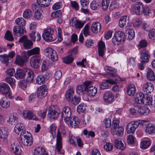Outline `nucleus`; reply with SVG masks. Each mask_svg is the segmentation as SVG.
I'll list each match as a JSON object with an SVG mask.
<instances>
[{
	"mask_svg": "<svg viewBox=\"0 0 155 155\" xmlns=\"http://www.w3.org/2000/svg\"><path fill=\"white\" fill-rule=\"evenodd\" d=\"M18 118L16 114H11L10 115L8 121L10 124L14 125L18 122Z\"/></svg>",
	"mask_w": 155,
	"mask_h": 155,
	"instance_id": "obj_38",
	"label": "nucleus"
},
{
	"mask_svg": "<svg viewBox=\"0 0 155 155\" xmlns=\"http://www.w3.org/2000/svg\"><path fill=\"white\" fill-rule=\"evenodd\" d=\"M56 106L53 105L49 107L48 116L50 118L54 119L58 117L59 113L56 110Z\"/></svg>",
	"mask_w": 155,
	"mask_h": 155,
	"instance_id": "obj_6",
	"label": "nucleus"
},
{
	"mask_svg": "<svg viewBox=\"0 0 155 155\" xmlns=\"http://www.w3.org/2000/svg\"><path fill=\"white\" fill-rule=\"evenodd\" d=\"M26 56H20L19 55L16 56L15 60V63L17 64L20 66L23 65L26 60Z\"/></svg>",
	"mask_w": 155,
	"mask_h": 155,
	"instance_id": "obj_35",
	"label": "nucleus"
},
{
	"mask_svg": "<svg viewBox=\"0 0 155 155\" xmlns=\"http://www.w3.org/2000/svg\"><path fill=\"white\" fill-rule=\"evenodd\" d=\"M146 103L149 105H151L152 107H155V96L153 97L150 98L148 95L146 101Z\"/></svg>",
	"mask_w": 155,
	"mask_h": 155,
	"instance_id": "obj_45",
	"label": "nucleus"
},
{
	"mask_svg": "<svg viewBox=\"0 0 155 155\" xmlns=\"http://www.w3.org/2000/svg\"><path fill=\"white\" fill-rule=\"evenodd\" d=\"M100 4L98 1L94 0L90 4L91 8L93 10L97 9L99 8Z\"/></svg>",
	"mask_w": 155,
	"mask_h": 155,
	"instance_id": "obj_46",
	"label": "nucleus"
},
{
	"mask_svg": "<svg viewBox=\"0 0 155 155\" xmlns=\"http://www.w3.org/2000/svg\"><path fill=\"white\" fill-rule=\"evenodd\" d=\"M56 148L58 152H60L62 148V140L61 136H57Z\"/></svg>",
	"mask_w": 155,
	"mask_h": 155,
	"instance_id": "obj_31",
	"label": "nucleus"
},
{
	"mask_svg": "<svg viewBox=\"0 0 155 155\" xmlns=\"http://www.w3.org/2000/svg\"><path fill=\"white\" fill-rule=\"evenodd\" d=\"M10 148L15 155H21V150L18 144L14 143L11 145Z\"/></svg>",
	"mask_w": 155,
	"mask_h": 155,
	"instance_id": "obj_20",
	"label": "nucleus"
},
{
	"mask_svg": "<svg viewBox=\"0 0 155 155\" xmlns=\"http://www.w3.org/2000/svg\"><path fill=\"white\" fill-rule=\"evenodd\" d=\"M91 82L90 81V83L87 86L86 90L87 95L91 97L94 96L97 92V89L95 87L91 86Z\"/></svg>",
	"mask_w": 155,
	"mask_h": 155,
	"instance_id": "obj_11",
	"label": "nucleus"
},
{
	"mask_svg": "<svg viewBox=\"0 0 155 155\" xmlns=\"http://www.w3.org/2000/svg\"><path fill=\"white\" fill-rule=\"evenodd\" d=\"M33 43L32 41L29 40H28L23 44V46L25 49H28L31 48L32 47Z\"/></svg>",
	"mask_w": 155,
	"mask_h": 155,
	"instance_id": "obj_50",
	"label": "nucleus"
},
{
	"mask_svg": "<svg viewBox=\"0 0 155 155\" xmlns=\"http://www.w3.org/2000/svg\"><path fill=\"white\" fill-rule=\"evenodd\" d=\"M124 34L122 31H118L116 32L113 37L112 41L115 45H119L124 41Z\"/></svg>",
	"mask_w": 155,
	"mask_h": 155,
	"instance_id": "obj_2",
	"label": "nucleus"
},
{
	"mask_svg": "<svg viewBox=\"0 0 155 155\" xmlns=\"http://www.w3.org/2000/svg\"><path fill=\"white\" fill-rule=\"evenodd\" d=\"M140 57L142 63H147L149 61L150 56L148 51L143 49L140 52Z\"/></svg>",
	"mask_w": 155,
	"mask_h": 155,
	"instance_id": "obj_12",
	"label": "nucleus"
},
{
	"mask_svg": "<svg viewBox=\"0 0 155 155\" xmlns=\"http://www.w3.org/2000/svg\"><path fill=\"white\" fill-rule=\"evenodd\" d=\"M52 0H37L38 4L41 6L44 7L48 6L51 3Z\"/></svg>",
	"mask_w": 155,
	"mask_h": 155,
	"instance_id": "obj_40",
	"label": "nucleus"
},
{
	"mask_svg": "<svg viewBox=\"0 0 155 155\" xmlns=\"http://www.w3.org/2000/svg\"><path fill=\"white\" fill-rule=\"evenodd\" d=\"M74 89L72 87L70 88L66 91L65 97L68 101H70L71 100L74 96Z\"/></svg>",
	"mask_w": 155,
	"mask_h": 155,
	"instance_id": "obj_29",
	"label": "nucleus"
},
{
	"mask_svg": "<svg viewBox=\"0 0 155 155\" xmlns=\"http://www.w3.org/2000/svg\"><path fill=\"white\" fill-rule=\"evenodd\" d=\"M40 48L38 47H35L33 49L28 50L27 52H24V55H26L27 54L28 56H30L34 54H38L40 53Z\"/></svg>",
	"mask_w": 155,
	"mask_h": 155,
	"instance_id": "obj_32",
	"label": "nucleus"
},
{
	"mask_svg": "<svg viewBox=\"0 0 155 155\" xmlns=\"http://www.w3.org/2000/svg\"><path fill=\"white\" fill-rule=\"evenodd\" d=\"M104 70L110 76H113L114 75L112 68L109 66H106L104 68Z\"/></svg>",
	"mask_w": 155,
	"mask_h": 155,
	"instance_id": "obj_60",
	"label": "nucleus"
},
{
	"mask_svg": "<svg viewBox=\"0 0 155 155\" xmlns=\"http://www.w3.org/2000/svg\"><path fill=\"white\" fill-rule=\"evenodd\" d=\"M0 104L3 108H7L10 106V102L6 98H2L0 101Z\"/></svg>",
	"mask_w": 155,
	"mask_h": 155,
	"instance_id": "obj_39",
	"label": "nucleus"
},
{
	"mask_svg": "<svg viewBox=\"0 0 155 155\" xmlns=\"http://www.w3.org/2000/svg\"><path fill=\"white\" fill-rule=\"evenodd\" d=\"M113 145L110 143H107L104 146V149L107 151L111 150L113 149Z\"/></svg>",
	"mask_w": 155,
	"mask_h": 155,
	"instance_id": "obj_64",
	"label": "nucleus"
},
{
	"mask_svg": "<svg viewBox=\"0 0 155 155\" xmlns=\"http://www.w3.org/2000/svg\"><path fill=\"white\" fill-rule=\"evenodd\" d=\"M110 131L113 135L122 136L124 133V128L122 127H118L117 129L116 128H111Z\"/></svg>",
	"mask_w": 155,
	"mask_h": 155,
	"instance_id": "obj_25",
	"label": "nucleus"
},
{
	"mask_svg": "<svg viewBox=\"0 0 155 155\" xmlns=\"http://www.w3.org/2000/svg\"><path fill=\"white\" fill-rule=\"evenodd\" d=\"M101 28V25L98 22L93 23L91 25V29L94 33H96L100 31Z\"/></svg>",
	"mask_w": 155,
	"mask_h": 155,
	"instance_id": "obj_28",
	"label": "nucleus"
},
{
	"mask_svg": "<svg viewBox=\"0 0 155 155\" xmlns=\"http://www.w3.org/2000/svg\"><path fill=\"white\" fill-rule=\"evenodd\" d=\"M71 7L75 11H77L79 9V6L78 3L76 1H71L70 2Z\"/></svg>",
	"mask_w": 155,
	"mask_h": 155,
	"instance_id": "obj_58",
	"label": "nucleus"
},
{
	"mask_svg": "<svg viewBox=\"0 0 155 155\" xmlns=\"http://www.w3.org/2000/svg\"><path fill=\"white\" fill-rule=\"evenodd\" d=\"M111 120L109 118H106L103 122V125L106 128L110 127L111 125Z\"/></svg>",
	"mask_w": 155,
	"mask_h": 155,
	"instance_id": "obj_56",
	"label": "nucleus"
},
{
	"mask_svg": "<svg viewBox=\"0 0 155 155\" xmlns=\"http://www.w3.org/2000/svg\"><path fill=\"white\" fill-rule=\"evenodd\" d=\"M142 12V14H143L145 15H149L151 12V10L148 6L145 5Z\"/></svg>",
	"mask_w": 155,
	"mask_h": 155,
	"instance_id": "obj_62",
	"label": "nucleus"
},
{
	"mask_svg": "<svg viewBox=\"0 0 155 155\" xmlns=\"http://www.w3.org/2000/svg\"><path fill=\"white\" fill-rule=\"evenodd\" d=\"M69 121V122L67 123H68V125L74 128H76L78 127L80 122L77 117L73 116L71 118H70Z\"/></svg>",
	"mask_w": 155,
	"mask_h": 155,
	"instance_id": "obj_17",
	"label": "nucleus"
},
{
	"mask_svg": "<svg viewBox=\"0 0 155 155\" xmlns=\"http://www.w3.org/2000/svg\"><path fill=\"white\" fill-rule=\"evenodd\" d=\"M140 123L139 121H135L129 123L126 127L127 133L129 134L134 133Z\"/></svg>",
	"mask_w": 155,
	"mask_h": 155,
	"instance_id": "obj_5",
	"label": "nucleus"
},
{
	"mask_svg": "<svg viewBox=\"0 0 155 155\" xmlns=\"http://www.w3.org/2000/svg\"><path fill=\"white\" fill-rule=\"evenodd\" d=\"M5 81L7 83H8L10 86L13 87L15 84V79L12 78L7 77L6 78Z\"/></svg>",
	"mask_w": 155,
	"mask_h": 155,
	"instance_id": "obj_52",
	"label": "nucleus"
},
{
	"mask_svg": "<svg viewBox=\"0 0 155 155\" xmlns=\"http://www.w3.org/2000/svg\"><path fill=\"white\" fill-rule=\"evenodd\" d=\"M24 127V126L22 124L20 123L16 124L14 128V132L16 134L19 135Z\"/></svg>",
	"mask_w": 155,
	"mask_h": 155,
	"instance_id": "obj_41",
	"label": "nucleus"
},
{
	"mask_svg": "<svg viewBox=\"0 0 155 155\" xmlns=\"http://www.w3.org/2000/svg\"><path fill=\"white\" fill-rule=\"evenodd\" d=\"M5 38L9 41H12L14 40V38L11 31L9 30L7 31L5 35Z\"/></svg>",
	"mask_w": 155,
	"mask_h": 155,
	"instance_id": "obj_49",
	"label": "nucleus"
},
{
	"mask_svg": "<svg viewBox=\"0 0 155 155\" xmlns=\"http://www.w3.org/2000/svg\"><path fill=\"white\" fill-rule=\"evenodd\" d=\"M71 133L69 130L66 128L62 127L58 130L56 136H71Z\"/></svg>",
	"mask_w": 155,
	"mask_h": 155,
	"instance_id": "obj_22",
	"label": "nucleus"
},
{
	"mask_svg": "<svg viewBox=\"0 0 155 155\" xmlns=\"http://www.w3.org/2000/svg\"><path fill=\"white\" fill-rule=\"evenodd\" d=\"M19 138L21 141L22 144L26 146L31 145L33 142V138L32 136H23L21 137L20 136Z\"/></svg>",
	"mask_w": 155,
	"mask_h": 155,
	"instance_id": "obj_8",
	"label": "nucleus"
},
{
	"mask_svg": "<svg viewBox=\"0 0 155 155\" xmlns=\"http://www.w3.org/2000/svg\"><path fill=\"white\" fill-rule=\"evenodd\" d=\"M47 93V86L45 85H42L38 88L37 94L38 97L41 98L42 97H45Z\"/></svg>",
	"mask_w": 155,
	"mask_h": 155,
	"instance_id": "obj_14",
	"label": "nucleus"
},
{
	"mask_svg": "<svg viewBox=\"0 0 155 155\" xmlns=\"http://www.w3.org/2000/svg\"><path fill=\"white\" fill-rule=\"evenodd\" d=\"M53 31V30L51 28L45 29L42 35V38L47 41H52V34Z\"/></svg>",
	"mask_w": 155,
	"mask_h": 155,
	"instance_id": "obj_3",
	"label": "nucleus"
},
{
	"mask_svg": "<svg viewBox=\"0 0 155 155\" xmlns=\"http://www.w3.org/2000/svg\"><path fill=\"white\" fill-rule=\"evenodd\" d=\"M24 117L26 119L29 120H37V117L34 113L32 112L29 110H25L23 112Z\"/></svg>",
	"mask_w": 155,
	"mask_h": 155,
	"instance_id": "obj_15",
	"label": "nucleus"
},
{
	"mask_svg": "<svg viewBox=\"0 0 155 155\" xmlns=\"http://www.w3.org/2000/svg\"><path fill=\"white\" fill-rule=\"evenodd\" d=\"M136 92V88L135 86L132 84L129 85L127 87V92L130 96H133Z\"/></svg>",
	"mask_w": 155,
	"mask_h": 155,
	"instance_id": "obj_33",
	"label": "nucleus"
},
{
	"mask_svg": "<svg viewBox=\"0 0 155 155\" xmlns=\"http://www.w3.org/2000/svg\"><path fill=\"white\" fill-rule=\"evenodd\" d=\"M32 13L31 10L29 9H27L24 12L23 17L25 18L28 19L31 17Z\"/></svg>",
	"mask_w": 155,
	"mask_h": 155,
	"instance_id": "obj_47",
	"label": "nucleus"
},
{
	"mask_svg": "<svg viewBox=\"0 0 155 155\" xmlns=\"http://www.w3.org/2000/svg\"><path fill=\"white\" fill-rule=\"evenodd\" d=\"M145 131L149 134H152L155 133V126L150 124H147L146 126Z\"/></svg>",
	"mask_w": 155,
	"mask_h": 155,
	"instance_id": "obj_36",
	"label": "nucleus"
},
{
	"mask_svg": "<svg viewBox=\"0 0 155 155\" xmlns=\"http://www.w3.org/2000/svg\"><path fill=\"white\" fill-rule=\"evenodd\" d=\"M25 75H26V81L28 82H31L34 79V74L31 70L26 69Z\"/></svg>",
	"mask_w": 155,
	"mask_h": 155,
	"instance_id": "obj_24",
	"label": "nucleus"
},
{
	"mask_svg": "<svg viewBox=\"0 0 155 155\" xmlns=\"http://www.w3.org/2000/svg\"><path fill=\"white\" fill-rule=\"evenodd\" d=\"M114 98V96L111 92H107L104 95L103 99L105 102L106 103L111 102Z\"/></svg>",
	"mask_w": 155,
	"mask_h": 155,
	"instance_id": "obj_27",
	"label": "nucleus"
},
{
	"mask_svg": "<svg viewBox=\"0 0 155 155\" xmlns=\"http://www.w3.org/2000/svg\"><path fill=\"white\" fill-rule=\"evenodd\" d=\"M139 104L135 106L134 107L131 108L130 109V112L134 115H137L138 114Z\"/></svg>",
	"mask_w": 155,
	"mask_h": 155,
	"instance_id": "obj_61",
	"label": "nucleus"
},
{
	"mask_svg": "<svg viewBox=\"0 0 155 155\" xmlns=\"http://www.w3.org/2000/svg\"><path fill=\"white\" fill-rule=\"evenodd\" d=\"M128 38L129 40L133 39L135 36L134 31L133 29H129L127 32Z\"/></svg>",
	"mask_w": 155,
	"mask_h": 155,
	"instance_id": "obj_59",
	"label": "nucleus"
},
{
	"mask_svg": "<svg viewBox=\"0 0 155 155\" xmlns=\"http://www.w3.org/2000/svg\"><path fill=\"white\" fill-rule=\"evenodd\" d=\"M145 5L141 2H136L134 6V11L135 13L137 15L141 14Z\"/></svg>",
	"mask_w": 155,
	"mask_h": 155,
	"instance_id": "obj_13",
	"label": "nucleus"
},
{
	"mask_svg": "<svg viewBox=\"0 0 155 155\" xmlns=\"http://www.w3.org/2000/svg\"><path fill=\"white\" fill-rule=\"evenodd\" d=\"M36 81L38 84L40 85L45 82V78L43 75H39L36 78Z\"/></svg>",
	"mask_w": 155,
	"mask_h": 155,
	"instance_id": "obj_54",
	"label": "nucleus"
},
{
	"mask_svg": "<svg viewBox=\"0 0 155 155\" xmlns=\"http://www.w3.org/2000/svg\"><path fill=\"white\" fill-rule=\"evenodd\" d=\"M42 11L40 10V8L39 9H38L35 13L34 17V18L36 20H39L41 18L42 14L41 13Z\"/></svg>",
	"mask_w": 155,
	"mask_h": 155,
	"instance_id": "obj_55",
	"label": "nucleus"
},
{
	"mask_svg": "<svg viewBox=\"0 0 155 155\" xmlns=\"http://www.w3.org/2000/svg\"><path fill=\"white\" fill-rule=\"evenodd\" d=\"M14 34L16 36H20L24 34L26 32V31L24 28L15 26L13 29Z\"/></svg>",
	"mask_w": 155,
	"mask_h": 155,
	"instance_id": "obj_18",
	"label": "nucleus"
},
{
	"mask_svg": "<svg viewBox=\"0 0 155 155\" xmlns=\"http://www.w3.org/2000/svg\"><path fill=\"white\" fill-rule=\"evenodd\" d=\"M153 85L151 83H146L143 85V90L147 94L151 93L153 91Z\"/></svg>",
	"mask_w": 155,
	"mask_h": 155,
	"instance_id": "obj_19",
	"label": "nucleus"
},
{
	"mask_svg": "<svg viewBox=\"0 0 155 155\" xmlns=\"http://www.w3.org/2000/svg\"><path fill=\"white\" fill-rule=\"evenodd\" d=\"M86 21H81L78 19L74 27L77 29H81L85 24Z\"/></svg>",
	"mask_w": 155,
	"mask_h": 155,
	"instance_id": "obj_48",
	"label": "nucleus"
},
{
	"mask_svg": "<svg viewBox=\"0 0 155 155\" xmlns=\"http://www.w3.org/2000/svg\"><path fill=\"white\" fill-rule=\"evenodd\" d=\"M151 143V142L150 140H143L141 142L140 147L142 149H147L150 147Z\"/></svg>",
	"mask_w": 155,
	"mask_h": 155,
	"instance_id": "obj_42",
	"label": "nucleus"
},
{
	"mask_svg": "<svg viewBox=\"0 0 155 155\" xmlns=\"http://www.w3.org/2000/svg\"><path fill=\"white\" fill-rule=\"evenodd\" d=\"M146 76L147 79L150 81H154L155 80L154 72L151 69H147Z\"/></svg>",
	"mask_w": 155,
	"mask_h": 155,
	"instance_id": "obj_34",
	"label": "nucleus"
},
{
	"mask_svg": "<svg viewBox=\"0 0 155 155\" xmlns=\"http://www.w3.org/2000/svg\"><path fill=\"white\" fill-rule=\"evenodd\" d=\"M9 60L7 55L4 54L0 55V61L2 63L5 64L6 66H8Z\"/></svg>",
	"mask_w": 155,
	"mask_h": 155,
	"instance_id": "obj_44",
	"label": "nucleus"
},
{
	"mask_svg": "<svg viewBox=\"0 0 155 155\" xmlns=\"http://www.w3.org/2000/svg\"><path fill=\"white\" fill-rule=\"evenodd\" d=\"M89 83H90L89 81H87L85 82L83 84L78 86L76 89L77 93L81 95L84 94L86 90L87 86H88L87 84Z\"/></svg>",
	"mask_w": 155,
	"mask_h": 155,
	"instance_id": "obj_9",
	"label": "nucleus"
},
{
	"mask_svg": "<svg viewBox=\"0 0 155 155\" xmlns=\"http://www.w3.org/2000/svg\"><path fill=\"white\" fill-rule=\"evenodd\" d=\"M128 17L127 16L122 17L119 21V24L120 27L121 28H124L126 24L128 23Z\"/></svg>",
	"mask_w": 155,
	"mask_h": 155,
	"instance_id": "obj_37",
	"label": "nucleus"
},
{
	"mask_svg": "<svg viewBox=\"0 0 155 155\" xmlns=\"http://www.w3.org/2000/svg\"><path fill=\"white\" fill-rule=\"evenodd\" d=\"M44 54L53 61H56L58 56L56 51L51 48H47L45 49Z\"/></svg>",
	"mask_w": 155,
	"mask_h": 155,
	"instance_id": "obj_1",
	"label": "nucleus"
},
{
	"mask_svg": "<svg viewBox=\"0 0 155 155\" xmlns=\"http://www.w3.org/2000/svg\"><path fill=\"white\" fill-rule=\"evenodd\" d=\"M138 114L143 116H146L149 114L150 110L147 107H141L139 104Z\"/></svg>",
	"mask_w": 155,
	"mask_h": 155,
	"instance_id": "obj_26",
	"label": "nucleus"
},
{
	"mask_svg": "<svg viewBox=\"0 0 155 155\" xmlns=\"http://www.w3.org/2000/svg\"><path fill=\"white\" fill-rule=\"evenodd\" d=\"M56 126V124H52L50 127V132L52 136H55Z\"/></svg>",
	"mask_w": 155,
	"mask_h": 155,
	"instance_id": "obj_63",
	"label": "nucleus"
},
{
	"mask_svg": "<svg viewBox=\"0 0 155 155\" xmlns=\"http://www.w3.org/2000/svg\"><path fill=\"white\" fill-rule=\"evenodd\" d=\"M71 115V112L70 108L68 107H64L62 109V117L64 118L66 123H68L70 120Z\"/></svg>",
	"mask_w": 155,
	"mask_h": 155,
	"instance_id": "obj_4",
	"label": "nucleus"
},
{
	"mask_svg": "<svg viewBox=\"0 0 155 155\" xmlns=\"http://www.w3.org/2000/svg\"><path fill=\"white\" fill-rule=\"evenodd\" d=\"M74 58L71 55L67 56L63 59L64 62L66 64L72 63L73 61Z\"/></svg>",
	"mask_w": 155,
	"mask_h": 155,
	"instance_id": "obj_53",
	"label": "nucleus"
},
{
	"mask_svg": "<svg viewBox=\"0 0 155 155\" xmlns=\"http://www.w3.org/2000/svg\"><path fill=\"white\" fill-rule=\"evenodd\" d=\"M15 22L19 27L24 28L26 24L25 20L22 18H18L16 19Z\"/></svg>",
	"mask_w": 155,
	"mask_h": 155,
	"instance_id": "obj_43",
	"label": "nucleus"
},
{
	"mask_svg": "<svg viewBox=\"0 0 155 155\" xmlns=\"http://www.w3.org/2000/svg\"><path fill=\"white\" fill-rule=\"evenodd\" d=\"M114 143L115 147L118 149L123 150L125 149V144L123 143V140L120 138L116 139Z\"/></svg>",
	"mask_w": 155,
	"mask_h": 155,
	"instance_id": "obj_16",
	"label": "nucleus"
},
{
	"mask_svg": "<svg viewBox=\"0 0 155 155\" xmlns=\"http://www.w3.org/2000/svg\"><path fill=\"white\" fill-rule=\"evenodd\" d=\"M45 151V148L42 147H38L34 150V155H41L43 152Z\"/></svg>",
	"mask_w": 155,
	"mask_h": 155,
	"instance_id": "obj_51",
	"label": "nucleus"
},
{
	"mask_svg": "<svg viewBox=\"0 0 155 155\" xmlns=\"http://www.w3.org/2000/svg\"><path fill=\"white\" fill-rule=\"evenodd\" d=\"M41 60V58L38 55L32 56L31 58L30 64L31 66L34 68H37L39 66Z\"/></svg>",
	"mask_w": 155,
	"mask_h": 155,
	"instance_id": "obj_10",
	"label": "nucleus"
},
{
	"mask_svg": "<svg viewBox=\"0 0 155 155\" xmlns=\"http://www.w3.org/2000/svg\"><path fill=\"white\" fill-rule=\"evenodd\" d=\"M147 97L148 95L146 94H144L141 92H139L135 99V101L138 104L142 103L144 104L146 103Z\"/></svg>",
	"mask_w": 155,
	"mask_h": 155,
	"instance_id": "obj_7",
	"label": "nucleus"
},
{
	"mask_svg": "<svg viewBox=\"0 0 155 155\" xmlns=\"http://www.w3.org/2000/svg\"><path fill=\"white\" fill-rule=\"evenodd\" d=\"M116 83L114 80L107 79L105 81L103 82L100 84V87L102 90L107 89L109 87L108 83L113 84H115Z\"/></svg>",
	"mask_w": 155,
	"mask_h": 155,
	"instance_id": "obj_21",
	"label": "nucleus"
},
{
	"mask_svg": "<svg viewBox=\"0 0 155 155\" xmlns=\"http://www.w3.org/2000/svg\"><path fill=\"white\" fill-rule=\"evenodd\" d=\"M10 90L9 86L5 83H3L0 85V93L6 94L8 93Z\"/></svg>",
	"mask_w": 155,
	"mask_h": 155,
	"instance_id": "obj_23",
	"label": "nucleus"
},
{
	"mask_svg": "<svg viewBox=\"0 0 155 155\" xmlns=\"http://www.w3.org/2000/svg\"><path fill=\"white\" fill-rule=\"evenodd\" d=\"M26 69L22 70L19 69L17 70L15 74V77L18 79L23 78L25 77V75Z\"/></svg>",
	"mask_w": 155,
	"mask_h": 155,
	"instance_id": "obj_30",
	"label": "nucleus"
},
{
	"mask_svg": "<svg viewBox=\"0 0 155 155\" xmlns=\"http://www.w3.org/2000/svg\"><path fill=\"white\" fill-rule=\"evenodd\" d=\"M110 3L109 0H103L102 2V9L104 10H106L108 8Z\"/></svg>",
	"mask_w": 155,
	"mask_h": 155,
	"instance_id": "obj_57",
	"label": "nucleus"
}]
</instances>
